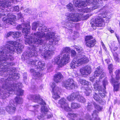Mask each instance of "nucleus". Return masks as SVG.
Here are the masks:
<instances>
[{"label":"nucleus","instance_id":"30","mask_svg":"<svg viewBox=\"0 0 120 120\" xmlns=\"http://www.w3.org/2000/svg\"><path fill=\"white\" fill-rule=\"evenodd\" d=\"M76 92L72 93L67 97V99L69 101H72L75 98L76 99Z\"/></svg>","mask_w":120,"mask_h":120},{"label":"nucleus","instance_id":"15","mask_svg":"<svg viewBox=\"0 0 120 120\" xmlns=\"http://www.w3.org/2000/svg\"><path fill=\"white\" fill-rule=\"evenodd\" d=\"M52 88L53 98L55 100H57L60 98L59 94L60 92L59 88L56 86L55 83H52L51 85Z\"/></svg>","mask_w":120,"mask_h":120},{"label":"nucleus","instance_id":"10","mask_svg":"<svg viewBox=\"0 0 120 120\" xmlns=\"http://www.w3.org/2000/svg\"><path fill=\"white\" fill-rule=\"evenodd\" d=\"M7 15L8 16L3 18L2 20L4 23H9L13 25L15 23L16 19L15 16L11 13L8 14L7 13H2L0 14V18L2 16H3ZM3 26L0 23V27Z\"/></svg>","mask_w":120,"mask_h":120},{"label":"nucleus","instance_id":"52","mask_svg":"<svg viewBox=\"0 0 120 120\" xmlns=\"http://www.w3.org/2000/svg\"><path fill=\"white\" fill-rule=\"evenodd\" d=\"M4 110H2V111L0 109V114H4Z\"/></svg>","mask_w":120,"mask_h":120},{"label":"nucleus","instance_id":"9","mask_svg":"<svg viewBox=\"0 0 120 120\" xmlns=\"http://www.w3.org/2000/svg\"><path fill=\"white\" fill-rule=\"evenodd\" d=\"M103 71V70L100 67H97L96 69V70L94 72V77L96 78V77H98L100 75L99 78V81H100L102 79L104 78V79L103 81V84L104 89H105V86L108 84V82L106 77H105V78H104L106 74Z\"/></svg>","mask_w":120,"mask_h":120},{"label":"nucleus","instance_id":"47","mask_svg":"<svg viewBox=\"0 0 120 120\" xmlns=\"http://www.w3.org/2000/svg\"><path fill=\"white\" fill-rule=\"evenodd\" d=\"M13 32H10L7 33L6 35V37H8L12 35H13Z\"/></svg>","mask_w":120,"mask_h":120},{"label":"nucleus","instance_id":"50","mask_svg":"<svg viewBox=\"0 0 120 120\" xmlns=\"http://www.w3.org/2000/svg\"><path fill=\"white\" fill-rule=\"evenodd\" d=\"M17 15L18 18L19 19L21 18L22 17V15L21 13L18 14Z\"/></svg>","mask_w":120,"mask_h":120},{"label":"nucleus","instance_id":"11","mask_svg":"<svg viewBox=\"0 0 120 120\" xmlns=\"http://www.w3.org/2000/svg\"><path fill=\"white\" fill-rule=\"evenodd\" d=\"M83 15L82 13L75 14L69 12L66 13L65 14V16L69 21L74 22L82 20Z\"/></svg>","mask_w":120,"mask_h":120},{"label":"nucleus","instance_id":"28","mask_svg":"<svg viewBox=\"0 0 120 120\" xmlns=\"http://www.w3.org/2000/svg\"><path fill=\"white\" fill-rule=\"evenodd\" d=\"M96 41L95 39L87 41L86 43V45L90 48L93 47L95 45Z\"/></svg>","mask_w":120,"mask_h":120},{"label":"nucleus","instance_id":"59","mask_svg":"<svg viewBox=\"0 0 120 120\" xmlns=\"http://www.w3.org/2000/svg\"><path fill=\"white\" fill-rule=\"evenodd\" d=\"M102 47L103 48V49L105 50L106 51V48L105 46V45L103 46H102Z\"/></svg>","mask_w":120,"mask_h":120},{"label":"nucleus","instance_id":"20","mask_svg":"<svg viewBox=\"0 0 120 120\" xmlns=\"http://www.w3.org/2000/svg\"><path fill=\"white\" fill-rule=\"evenodd\" d=\"M59 103L60 104L61 107L67 111H69L71 110L68 104L66 102V100L64 98H63L60 100Z\"/></svg>","mask_w":120,"mask_h":120},{"label":"nucleus","instance_id":"32","mask_svg":"<svg viewBox=\"0 0 120 120\" xmlns=\"http://www.w3.org/2000/svg\"><path fill=\"white\" fill-rule=\"evenodd\" d=\"M30 71L33 73L34 76L35 77H39L41 76V75L39 72L35 71L33 69H31L30 70Z\"/></svg>","mask_w":120,"mask_h":120},{"label":"nucleus","instance_id":"56","mask_svg":"<svg viewBox=\"0 0 120 120\" xmlns=\"http://www.w3.org/2000/svg\"><path fill=\"white\" fill-rule=\"evenodd\" d=\"M24 78L25 79H26L27 78V75L26 74H25V75L24 76Z\"/></svg>","mask_w":120,"mask_h":120},{"label":"nucleus","instance_id":"57","mask_svg":"<svg viewBox=\"0 0 120 120\" xmlns=\"http://www.w3.org/2000/svg\"><path fill=\"white\" fill-rule=\"evenodd\" d=\"M34 108L35 109V108L36 109L38 108L39 106L38 105H35L34 106Z\"/></svg>","mask_w":120,"mask_h":120},{"label":"nucleus","instance_id":"58","mask_svg":"<svg viewBox=\"0 0 120 120\" xmlns=\"http://www.w3.org/2000/svg\"><path fill=\"white\" fill-rule=\"evenodd\" d=\"M118 49V48L117 47H115L114 49H113V50H114V51H115L116 50Z\"/></svg>","mask_w":120,"mask_h":120},{"label":"nucleus","instance_id":"14","mask_svg":"<svg viewBox=\"0 0 120 120\" xmlns=\"http://www.w3.org/2000/svg\"><path fill=\"white\" fill-rule=\"evenodd\" d=\"M24 26L25 28H23L22 30V32L23 33L25 34V36L26 35H28V34L30 33V30L31 27L30 25V22H28L26 24H22L21 25H19L17 26L16 28L19 30H21L24 27Z\"/></svg>","mask_w":120,"mask_h":120},{"label":"nucleus","instance_id":"43","mask_svg":"<svg viewBox=\"0 0 120 120\" xmlns=\"http://www.w3.org/2000/svg\"><path fill=\"white\" fill-rule=\"evenodd\" d=\"M71 56L72 57H73L76 56V53L74 50H71Z\"/></svg>","mask_w":120,"mask_h":120},{"label":"nucleus","instance_id":"16","mask_svg":"<svg viewBox=\"0 0 120 120\" xmlns=\"http://www.w3.org/2000/svg\"><path fill=\"white\" fill-rule=\"evenodd\" d=\"M26 63L30 65H34L37 66L38 68H40L43 70V68L45 66V64L44 62L39 61L37 62V60H33L32 59H28L26 62Z\"/></svg>","mask_w":120,"mask_h":120},{"label":"nucleus","instance_id":"25","mask_svg":"<svg viewBox=\"0 0 120 120\" xmlns=\"http://www.w3.org/2000/svg\"><path fill=\"white\" fill-rule=\"evenodd\" d=\"M41 111L42 113L44 112L46 116H47V117L50 118L52 116V114H49V112H48V109L45 106H42L41 108Z\"/></svg>","mask_w":120,"mask_h":120},{"label":"nucleus","instance_id":"19","mask_svg":"<svg viewBox=\"0 0 120 120\" xmlns=\"http://www.w3.org/2000/svg\"><path fill=\"white\" fill-rule=\"evenodd\" d=\"M30 100H33L34 102H37L38 103L43 105H45L46 103L41 98H40L39 95H30L28 97Z\"/></svg>","mask_w":120,"mask_h":120},{"label":"nucleus","instance_id":"29","mask_svg":"<svg viewBox=\"0 0 120 120\" xmlns=\"http://www.w3.org/2000/svg\"><path fill=\"white\" fill-rule=\"evenodd\" d=\"M71 51V49L69 47H64L62 49L61 52V55L65 53H69Z\"/></svg>","mask_w":120,"mask_h":120},{"label":"nucleus","instance_id":"63","mask_svg":"<svg viewBox=\"0 0 120 120\" xmlns=\"http://www.w3.org/2000/svg\"><path fill=\"white\" fill-rule=\"evenodd\" d=\"M101 45H102V46L104 45V44L102 42H101Z\"/></svg>","mask_w":120,"mask_h":120},{"label":"nucleus","instance_id":"36","mask_svg":"<svg viewBox=\"0 0 120 120\" xmlns=\"http://www.w3.org/2000/svg\"><path fill=\"white\" fill-rule=\"evenodd\" d=\"M66 25L67 26L70 28H72L75 25V23L70 22H67Z\"/></svg>","mask_w":120,"mask_h":120},{"label":"nucleus","instance_id":"27","mask_svg":"<svg viewBox=\"0 0 120 120\" xmlns=\"http://www.w3.org/2000/svg\"><path fill=\"white\" fill-rule=\"evenodd\" d=\"M60 56L56 57L55 58L53 62H54L56 64H58L59 67H61L63 66H60V64H61L62 63V60L61 59L60 60Z\"/></svg>","mask_w":120,"mask_h":120},{"label":"nucleus","instance_id":"35","mask_svg":"<svg viewBox=\"0 0 120 120\" xmlns=\"http://www.w3.org/2000/svg\"><path fill=\"white\" fill-rule=\"evenodd\" d=\"M13 35H14V38H16L21 37V34L20 32H13Z\"/></svg>","mask_w":120,"mask_h":120},{"label":"nucleus","instance_id":"60","mask_svg":"<svg viewBox=\"0 0 120 120\" xmlns=\"http://www.w3.org/2000/svg\"><path fill=\"white\" fill-rule=\"evenodd\" d=\"M38 118L39 119H41V118H42V117L41 116H38Z\"/></svg>","mask_w":120,"mask_h":120},{"label":"nucleus","instance_id":"17","mask_svg":"<svg viewBox=\"0 0 120 120\" xmlns=\"http://www.w3.org/2000/svg\"><path fill=\"white\" fill-rule=\"evenodd\" d=\"M75 82L72 79H69L64 83L63 86L66 89H72L75 86Z\"/></svg>","mask_w":120,"mask_h":120},{"label":"nucleus","instance_id":"22","mask_svg":"<svg viewBox=\"0 0 120 120\" xmlns=\"http://www.w3.org/2000/svg\"><path fill=\"white\" fill-rule=\"evenodd\" d=\"M91 69L89 66H87L83 69L80 70L81 74L84 75H88L90 74L91 72Z\"/></svg>","mask_w":120,"mask_h":120},{"label":"nucleus","instance_id":"54","mask_svg":"<svg viewBox=\"0 0 120 120\" xmlns=\"http://www.w3.org/2000/svg\"><path fill=\"white\" fill-rule=\"evenodd\" d=\"M108 30L111 33H112L114 32V31L113 30L111 29V28H109L108 29Z\"/></svg>","mask_w":120,"mask_h":120},{"label":"nucleus","instance_id":"13","mask_svg":"<svg viewBox=\"0 0 120 120\" xmlns=\"http://www.w3.org/2000/svg\"><path fill=\"white\" fill-rule=\"evenodd\" d=\"M101 17H98L96 18L94 23L92 22H91L92 24V26L93 27L94 26L98 27H102L104 26L105 25V22L103 18H105L106 17V14L105 13L103 12L101 13Z\"/></svg>","mask_w":120,"mask_h":120},{"label":"nucleus","instance_id":"53","mask_svg":"<svg viewBox=\"0 0 120 120\" xmlns=\"http://www.w3.org/2000/svg\"><path fill=\"white\" fill-rule=\"evenodd\" d=\"M95 78H95L94 77H91L90 78V80L92 82H93L94 79H95ZM96 78L97 79V78Z\"/></svg>","mask_w":120,"mask_h":120},{"label":"nucleus","instance_id":"31","mask_svg":"<svg viewBox=\"0 0 120 120\" xmlns=\"http://www.w3.org/2000/svg\"><path fill=\"white\" fill-rule=\"evenodd\" d=\"M67 8L69 11L73 12L74 11L75 9L73 7V5L71 3H69L67 5Z\"/></svg>","mask_w":120,"mask_h":120},{"label":"nucleus","instance_id":"7","mask_svg":"<svg viewBox=\"0 0 120 120\" xmlns=\"http://www.w3.org/2000/svg\"><path fill=\"white\" fill-rule=\"evenodd\" d=\"M112 65L110 64L108 66V68L109 70V73L111 75L112 79L110 82L114 85V91H117L119 90V84L120 83L118 80L120 79V71L119 70H116L115 72L116 75V80L114 79L112 75Z\"/></svg>","mask_w":120,"mask_h":120},{"label":"nucleus","instance_id":"6","mask_svg":"<svg viewBox=\"0 0 120 120\" xmlns=\"http://www.w3.org/2000/svg\"><path fill=\"white\" fill-rule=\"evenodd\" d=\"M79 54L78 57L74 58L70 64V66L72 68H76L81 64L88 62L89 60L85 56V54L83 52V48L80 46H76L75 47Z\"/></svg>","mask_w":120,"mask_h":120},{"label":"nucleus","instance_id":"38","mask_svg":"<svg viewBox=\"0 0 120 120\" xmlns=\"http://www.w3.org/2000/svg\"><path fill=\"white\" fill-rule=\"evenodd\" d=\"M93 98L96 101H98L99 100L100 97L98 94L96 93H94L93 94Z\"/></svg>","mask_w":120,"mask_h":120},{"label":"nucleus","instance_id":"23","mask_svg":"<svg viewBox=\"0 0 120 120\" xmlns=\"http://www.w3.org/2000/svg\"><path fill=\"white\" fill-rule=\"evenodd\" d=\"M63 76L60 72L57 73L54 76V80L56 83L60 82L63 79Z\"/></svg>","mask_w":120,"mask_h":120},{"label":"nucleus","instance_id":"49","mask_svg":"<svg viewBox=\"0 0 120 120\" xmlns=\"http://www.w3.org/2000/svg\"><path fill=\"white\" fill-rule=\"evenodd\" d=\"M19 10V7L18 6L15 7L14 8V10L15 11H18Z\"/></svg>","mask_w":120,"mask_h":120},{"label":"nucleus","instance_id":"48","mask_svg":"<svg viewBox=\"0 0 120 120\" xmlns=\"http://www.w3.org/2000/svg\"><path fill=\"white\" fill-rule=\"evenodd\" d=\"M21 117L20 116H17L14 117L13 118L14 120H20Z\"/></svg>","mask_w":120,"mask_h":120},{"label":"nucleus","instance_id":"44","mask_svg":"<svg viewBox=\"0 0 120 120\" xmlns=\"http://www.w3.org/2000/svg\"><path fill=\"white\" fill-rule=\"evenodd\" d=\"M93 38V37L92 36H86L85 38V40L86 41H87Z\"/></svg>","mask_w":120,"mask_h":120},{"label":"nucleus","instance_id":"51","mask_svg":"<svg viewBox=\"0 0 120 120\" xmlns=\"http://www.w3.org/2000/svg\"><path fill=\"white\" fill-rule=\"evenodd\" d=\"M99 93L100 96L102 97H104L105 96V94L104 93Z\"/></svg>","mask_w":120,"mask_h":120},{"label":"nucleus","instance_id":"18","mask_svg":"<svg viewBox=\"0 0 120 120\" xmlns=\"http://www.w3.org/2000/svg\"><path fill=\"white\" fill-rule=\"evenodd\" d=\"M78 81L82 85H86L87 86V87H84L85 91L84 92L86 96H89L92 90L91 89H90L89 87L88 86V82L81 79H79Z\"/></svg>","mask_w":120,"mask_h":120},{"label":"nucleus","instance_id":"37","mask_svg":"<svg viewBox=\"0 0 120 120\" xmlns=\"http://www.w3.org/2000/svg\"><path fill=\"white\" fill-rule=\"evenodd\" d=\"M80 105L76 103H73L71 104V107L73 109H75L79 107Z\"/></svg>","mask_w":120,"mask_h":120},{"label":"nucleus","instance_id":"64","mask_svg":"<svg viewBox=\"0 0 120 120\" xmlns=\"http://www.w3.org/2000/svg\"><path fill=\"white\" fill-rule=\"evenodd\" d=\"M24 120H31L30 119H25Z\"/></svg>","mask_w":120,"mask_h":120},{"label":"nucleus","instance_id":"46","mask_svg":"<svg viewBox=\"0 0 120 120\" xmlns=\"http://www.w3.org/2000/svg\"><path fill=\"white\" fill-rule=\"evenodd\" d=\"M115 35L118 40L119 42V48L120 49V38L119 36H118L117 34H116Z\"/></svg>","mask_w":120,"mask_h":120},{"label":"nucleus","instance_id":"39","mask_svg":"<svg viewBox=\"0 0 120 120\" xmlns=\"http://www.w3.org/2000/svg\"><path fill=\"white\" fill-rule=\"evenodd\" d=\"M24 11L26 14L29 15L31 14L32 13V10L29 8L25 9Z\"/></svg>","mask_w":120,"mask_h":120},{"label":"nucleus","instance_id":"41","mask_svg":"<svg viewBox=\"0 0 120 120\" xmlns=\"http://www.w3.org/2000/svg\"><path fill=\"white\" fill-rule=\"evenodd\" d=\"M93 104L95 108L98 111H100L101 109L102 108L101 107L98 105H97L96 103H94Z\"/></svg>","mask_w":120,"mask_h":120},{"label":"nucleus","instance_id":"2","mask_svg":"<svg viewBox=\"0 0 120 120\" xmlns=\"http://www.w3.org/2000/svg\"><path fill=\"white\" fill-rule=\"evenodd\" d=\"M8 44L5 45L0 49V65L1 63L11 66L15 63L9 61L13 60L14 58L12 55L15 53V49H16L17 54H19L22 51L23 46L16 41H9Z\"/></svg>","mask_w":120,"mask_h":120},{"label":"nucleus","instance_id":"26","mask_svg":"<svg viewBox=\"0 0 120 120\" xmlns=\"http://www.w3.org/2000/svg\"><path fill=\"white\" fill-rule=\"evenodd\" d=\"M16 108L12 105H11L6 108V110L10 114H12L15 111Z\"/></svg>","mask_w":120,"mask_h":120},{"label":"nucleus","instance_id":"5","mask_svg":"<svg viewBox=\"0 0 120 120\" xmlns=\"http://www.w3.org/2000/svg\"><path fill=\"white\" fill-rule=\"evenodd\" d=\"M99 0H86L85 2L83 0H74L73 3L76 7L79 8L85 7L87 5L92 4L91 8H86L84 9V11L85 12H89L92 10L97 8L100 6V4L98 3Z\"/></svg>","mask_w":120,"mask_h":120},{"label":"nucleus","instance_id":"8","mask_svg":"<svg viewBox=\"0 0 120 120\" xmlns=\"http://www.w3.org/2000/svg\"><path fill=\"white\" fill-rule=\"evenodd\" d=\"M47 33H42L39 34L38 33L36 34V35L39 37H41L42 38H45L48 40L52 39V41H51V43L52 45H56L58 43L59 40V37L55 38L54 36L55 35V33L53 32H49Z\"/></svg>","mask_w":120,"mask_h":120},{"label":"nucleus","instance_id":"61","mask_svg":"<svg viewBox=\"0 0 120 120\" xmlns=\"http://www.w3.org/2000/svg\"><path fill=\"white\" fill-rule=\"evenodd\" d=\"M41 113L43 114L42 116H43V115H44L43 116H43L44 117H45V114L44 113V112H43L42 113L41 112Z\"/></svg>","mask_w":120,"mask_h":120},{"label":"nucleus","instance_id":"3","mask_svg":"<svg viewBox=\"0 0 120 120\" xmlns=\"http://www.w3.org/2000/svg\"><path fill=\"white\" fill-rule=\"evenodd\" d=\"M39 26L38 30V31L36 33H34V34H31L30 36L29 35H27L25 36V42L26 45H33L36 44L35 43L37 42L38 44L42 45L44 44V40L41 38L42 37H39L36 35V34L37 33L39 34L42 33H45L48 31V29L47 27L43 25L42 24L40 23L39 22H34L32 24V29L34 31L36 30L37 27Z\"/></svg>","mask_w":120,"mask_h":120},{"label":"nucleus","instance_id":"42","mask_svg":"<svg viewBox=\"0 0 120 120\" xmlns=\"http://www.w3.org/2000/svg\"><path fill=\"white\" fill-rule=\"evenodd\" d=\"M92 103H89L87 107V109L88 110L90 111L93 108Z\"/></svg>","mask_w":120,"mask_h":120},{"label":"nucleus","instance_id":"40","mask_svg":"<svg viewBox=\"0 0 120 120\" xmlns=\"http://www.w3.org/2000/svg\"><path fill=\"white\" fill-rule=\"evenodd\" d=\"M113 55L115 60L117 62H119L120 61V59L118 57L117 54L115 53L113 54Z\"/></svg>","mask_w":120,"mask_h":120},{"label":"nucleus","instance_id":"45","mask_svg":"<svg viewBox=\"0 0 120 120\" xmlns=\"http://www.w3.org/2000/svg\"><path fill=\"white\" fill-rule=\"evenodd\" d=\"M89 16V14L85 15H83L82 18V20H85L87 19Z\"/></svg>","mask_w":120,"mask_h":120},{"label":"nucleus","instance_id":"12","mask_svg":"<svg viewBox=\"0 0 120 120\" xmlns=\"http://www.w3.org/2000/svg\"><path fill=\"white\" fill-rule=\"evenodd\" d=\"M18 0H10L9 1L8 0H0V11L3 12L6 11L7 8L11 6V3H17Z\"/></svg>","mask_w":120,"mask_h":120},{"label":"nucleus","instance_id":"34","mask_svg":"<svg viewBox=\"0 0 120 120\" xmlns=\"http://www.w3.org/2000/svg\"><path fill=\"white\" fill-rule=\"evenodd\" d=\"M15 101L16 104H21L22 102V98L19 97H16L15 99Z\"/></svg>","mask_w":120,"mask_h":120},{"label":"nucleus","instance_id":"4","mask_svg":"<svg viewBox=\"0 0 120 120\" xmlns=\"http://www.w3.org/2000/svg\"><path fill=\"white\" fill-rule=\"evenodd\" d=\"M35 45L34 44V47L33 45H30V50L27 51L26 52L24 53L23 55L24 60L27 59L30 57L32 56L36 57L38 55L37 51H38V49L39 50L40 52H42L41 55L46 60L50 59L51 58L52 55L54 53V49L53 48L51 49L49 48L47 50L46 46L45 47L42 46V48L39 49L38 47L36 46V44H38L37 42Z\"/></svg>","mask_w":120,"mask_h":120},{"label":"nucleus","instance_id":"21","mask_svg":"<svg viewBox=\"0 0 120 120\" xmlns=\"http://www.w3.org/2000/svg\"><path fill=\"white\" fill-rule=\"evenodd\" d=\"M69 55L67 53L64 54L61 58L62 63L60 64L61 66H63L66 64L68 63L70 60Z\"/></svg>","mask_w":120,"mask_h":120},{"label":"nucleus","instance_id":"1","mask_svg":"<svg viewBox=\"0 0 120 120\" xmlns=\"http://www.w3.org/2000/svg\"><path fill=\"white\" fill-rule=\"evenodd\" d=\"M5 65L4 63H1L0 65V75H2L6 73L9 75V76L5 80L2 79V81L4 80L1 84L2 85V88L0 89V97L5 99L8 97L10 94H12L13 91H16V94L18 96L22 95L23 90L21 89L22 84L20 83L17 84H10V81L12 79H18L20 77V75L18 73L14 72L16 71V69L12 67H8V65Z\"/></svg>","mask_w":120,"mask_h":120},{"label":"nucleus","instance_id":"24","mask_svg":"<svg viewBox=\"0 0 120 120\" xmlns=\"http://www.w3.org/2000/svg\"><path fill=\"white\" fill-rule=\"evenodd\" d=\"M81 92H76V99L79 102L81 103H84L86 101L85 99L81 95Z\"/></svg>","mask_w":120,"mask_h":120},{"label":"nucleus","instance_id":"62","mask_svg":"<svg viewBox=\"0 0 120 120\" xmlns=\"http://www.w3.org/2000/svg\"><path fill=\"white\" fill-rule=\"evenodd\" d=\"M47 67L48 68H50L51 67H52V66H50H50L48 64L47 65Z\"/></svg>","mask_w":120,"mask_h":120},{"label":"nucleus","instance_id":"55","mask_svg":"<svg viewBox=\"0 0 120 120\" xmlns=\"http://www.w3.org/2000/svg\"><path fill=\"white\" fill-rule=\"evenodd\" d=\"M105 61L107 62V64H108L110 62V60L109 59H107Z\"/></svg>","mask_w":120,"mask_h":120},{"label":"nucleus","instance_id":"33","mask_svg":"<svg viewBox=\"0 0 120 120\" xmlns=\"http://www.w3.org/2000/svg\"><path fill=\"white\" fill-rule=\"evenodd\" d=\"M94 89H95L98 90L99 91H101V87L97 82H96V83L94 84Z\"/></svg>","mask_w":120,"mask_h":120}]
</instances>
